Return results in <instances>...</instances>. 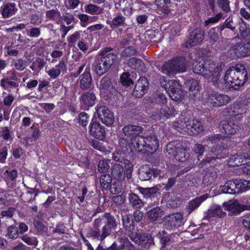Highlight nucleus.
<instances>
[{"label":"nucleus","mask_w":250,"mask_h":250,"mask_svg":"<svg viewBox=\"0 0 250 250\" xmlns=\"http://www.w3.org/2000/svg\"><path fill=\"white\" fill-rule=\"evenodd\" d=\"M193 71L195 73L210 80L214 84L218 83L222 70L219 64L208 59L199 58L193 62Z\"/></svg>","instance_id":"f257e3e1"},{"label":"nucleus","mask_w":250,"mask_h":250,"mask_svg":"<svg viewBox=\"0 0 250 250\" xmlns=\"http://www.w3.org/2000/svg\"><path fill=\"white\" fill-rule=\"evenodd\" d=\"M248 73L244 66L236 65L230 67L226 72L224 81L229 86L242 85L247 80Z\"/></svg>","instance_id":"f03ea898"},{"label":"nucleus","mask_w":250,"mask_h":250,"mask_svg":"<svg viewBox=\"0 0 250 250\" xmlns=\"http://www.w3.org/2000/svg\"><path fill=\"white\" fill-rule=\"evenodd\" d=\"M160 83L172 100L178 101L183 99L185 94L178 81L173 80L167 82L163 78L161 80Z\"/></svg>","instance_id":"7ed1b4c3"},{"label":"nucleus","mask_w":250,"mask_h":250,"mask_svg":"<svg viewBox=\"0 0 250 250\" xmlns=\"http://www.w3.org/2000/svg\"><path fill=\"white\" fill-rule=\"evenodd\" d=\"M208 146L211 148V152L215 153L216 157L213 156L211 159L207 158L208 161L210 162L212 159L219 158V156L227 152L225 148L227 141L225 138L219 137L218 135H215L209 138L207 140Z\"/></svg>","instance_id":"20e7f679"},{"label":"nucleus","mask_w":250,"mask_h":250,"mask_svg":"<svg viewBox=\"0 0 250 250\" xmlns=\"http://www.w3.org/2000/svg\"><path fill=\"white\" fill-rule=\"evenodd\" d=\"M185 62L182 60H171L165 63L160 68L161 71L168 76H173L177 73H182L186 69Z\"/></svg>","instance_id":"39448f33"},{"label":"nucleus","mask_w":250,"mask_h":250,"mask_svg":"<svg viewBox=\"0 0 250 250\" xmlns=\"http://www.w3.org/2000/svg\"><path fill=\"white\" fill-rule=\"evenodd\" d=\"M146 137L138 135L132 138L129 145L130 151L144 153L146 152L147 148L155 149L156 147L155 142L152 145L146 146Z\"/></svg>","instance_id":"423d86ee"},{"label":"nucleus","mask_w":250,"mask_h":250,"mask_svg":"<svg viewBox=\"0 0 250 250\" xmlns=\"http://www.w3.org/2000/svg\"><path fill=\"white\" fill-rule=\"evenodd\" d=\"M95 115L103 123L107 125H111L114 122L112 113L105 106H97Z\"/></svg>","instance_id":"0eeeda50"},{"label":"nucleus","mask_w":250,"mask_h":250,"mask_svg":"<svg viewBox=\"0 0 250 250\" xmlns=\"http://www.w3.org/2000/svg\"><path fill=\"white\" fill-rule=\"evenodd\" d=\"M229 52L234 57H245L250 54V40L237 43L229 49Z\"/></svg>","instance_id":"6e6552de"},{"label":"nucleus","mask_w":250,"mask_h":250,"mask_svg":"<svg viewBox=\"0 0 250 250\" xmlns=\"http://www.w3.org/2000/svg\"><path fill=\"white\" fill-rule=\"evenodd\" d=\"M230 100V98L226 95L214 93L208 95L207 103L210 106L216 107L227 104Z\"/></svg>","instance_id":"1a4fd4ad"},{"label":"nucleus","mask_w":250,"mask_h":250,"mask_svg":"<svg viewBox=\"0 0 250 250\" xmlns=\"http://www.w3.org/2000/svg\"><path fill=\"white\" fill-rule=\"evenodd\" d=\"M183 220V215L180 213L170 214L165 218V228L171 230L179 227L182 225Z\"/></svg>","instance_id":"9d476101"},{"label":"nucleus","mask_w":250,"mask_h":250,"mask_svg":"<svg viewBox=\"0 0 250 250\" xmlns=\"http://www.w3.org/2000/svg\"><path fill=\"white\" fill-rule=\"evenodd\" d=\"M105 219V225L102 229V234L100 236V240H103L109 235L112 230L115 229L117 226V223L114 217L108 214L104 216Z\"/></svg>","instance_id":"9b49d317"},{"label":"nucleus","mask_w":250,"mask_h":250,"mask_svg":"<svg viewBox=\"0 0 250 250\" xmlns=\"http://www.w3.org/2000/svg\"><path fill=\"white\" fill-rule=\"evenodd\" d=\"M247 159H250V151L247 153L241 152L235 155H231L228 161L230 166L235 167L244 165Z\"/></svg>","instance_id":"f8f14e48"},{"label":"nucleus","mask_w":250,"mask_h":250,"mask_svg":"<svg viewBox=\"0 0 250 250\" xmlns=\"http://www.w3.org/2000/svg\"><path fill=\"white\" fill-rule=\"evenodd\" d=\"M148 82L145 77L140 78L136 83L132 94L136 98L143 96L148 89Z\"/></svg>","instance_id":"ddd939ff"},{"label":"nucleus","mask_w":250,"mask_h":250,"mask_svg":"<svg viewBox=\"0 0 250 250\" xmlns=\"http://www.w3.org/2000/svg\"><path fill=\"white\" fill-rule=\"evenodd\" d=\"M130 239L136 243H141L144 245L145 248L149 247L153 243L152 237L147 234H144L142 235L140 233L132 232L130 235Z\"/></svg>","instance_id":"4468645a"},{"label":"nucleus","mask_w":250,"mask_h":250,"mask_svg":"<svg viewBox=\"0 0 250 250\" xmlns=\"http://www.w3.org/2000/svg\"><path fill=\"white\" fill-rule=\"evenodd\" d=\"M219 127L222 132L228 135L234 134L239 130L238 125L234 123L233 120L229 122L226 121L221 122Z\"/></svg>","instance_id":"2eb2a0df"},{"label":"nucleus","mask_w":250,"mask_h":250,"mask_svg":"<svg viewBox=\"0 0 250 250\" xmlns=\"http://www.w3.org/2000/svg\"><path fill=\"white\" fill-rule=\"evenodd\" d=\"M204 37V32L201 28L195 29L190 35L188 43L190 46L200 44Z\"/></svg>","instance_id":"dca6fc26"},{"label":"nucleus","mask_w":250,"mask_h":250,"mask_svg":"<svg viewBox=\"0 0 250 250\" xmlns=\"http://www.w3.org/2000/svg\"><path fill=\"white\" fill-rule=\"evenodd\" d=\"M189 122V118L186 117L184 115H181L176 121L172 123L171 125L179 131L186 132L188 126L190 125Z\"/></svg>","instance_id":"f3484780"},{"label":"nucleus","mask_w":250,"mask_h":250,"mask_svg":"<svg viewBox=\"0 0 250 250\" xmlns=\"http://www.w3.org/2000/svg\"><path fill=\"white\" fill-rule=\"evenodd\" d=\"M90 133L96 138L103 139L105 135V130L100 123L94 122L90 124Z\"/></svg>","instance_id":"a211bd4d"},{"label":"nucleus","mask_w":250,"mask_h":250,"mask_svg":"<svg viewBox=\"0 0 250 250\" xmlns=\"http://www.w3.org/2000/svg\"><path fill=\"white\" fill-rule=\"evenodd\" d=\"M101 60L109 68L114 63L116 56L109 48H106L102 51Z\"/></svg>","instance_id":"6ab92c4d"},{"label":"nucleus","mask_w":250,"mask_h":250,"mask_svg":"<svg viewBox=\"0 0 250 250\" xmlns=\"http://www.w3.org/2000/svg\"><path fill=\"white\" fill-rule=\"evenodd\" d=\"M111 174L113 178L122 181L125 179V170L123 165L116 163L111 167Z\"/></svg>","instance_id":"aec40b11"},{"label":"nucleus","mask_w":250,"mask_h":250,"mask_svg":"<svg viewBox=\"0 0 250 250\" xmlns=\"http://www.w3.org/2000/svg\"><path fill=\"white\" fill-rule=\"evenodd\" d=\"M225 207L233 214H237L245 210V206L241 205L237 200L229 201L226 204Z\"/></svg>","instance_id":"412c9836"},{"label":"nucleus","mask_w":250,"mask_h":250,"mask_svg":"<svg viewBox=\"0 0 250 250\" xmlns=\"http://www.w3.org/2000/svg\"><path fill=\"white\" fill-rule=\"evenodd\" d=\"M190 125L188 126L186 132L189 135H196L203 130L201 123L197 120H193L192 123L189 119Z\"/></svg>","instance_id":"4be33fe9"},{"label":"nucleus","mask_w":250,"mask_h":250,"mask_svg":"<svg viewBox=\"0 0 250 250\" xmlns=\"http://www.w3.org/2000/svg\"><path fill=\"white\" fill-rule=\"evenodd\" d=\"M66 66L64 62L60 61L59 64L55 66V68L53 67L46 71L47 74L53 79L58 77L62 71L65 70Z\"/></svg>","instance_id":"5701e85b"},{"label":"nucleus","mask_w":250,"mask_h":250,"mask_svg":"<svg viewBox=\"0 0 250 250\" xmlns=\"http://www.w3.org/2000/svg\"><path fill=\"white\" fill-rule=\"evenodd\" d=\"M226 214L220 206L212 205L208 209V216L209 217H223Z\"/></svg>","instance_id":"b1692460"},{"label":"nucleus","mask_w":250,"mask_h":250,"mask_svg":"<svg viewBox=\"0 0 250 250\" xmlns=\"http://www.w3.org/2000/svg\"><path fill=\"white\" fill-rule=\"evenodd\" d=\"M208 198L207 195H203L195 199L191 200L188 203V210L189 213H190L196 208H198L201 203L204 201Z\"/></svg>","instance_id":"393cba45"},{"label":"nucleus","mask_w":250,"mask_h":250,"mask_svg":"<svg viewBox=\"0 0 250 250\" xmlns=\"http://www.w3.org/2000/svg\"><path fill=\"white\" fill-rule=\"evenodd\" d=\"M152 175V171L147 165L142 166L139 170V178L142 181L150 179Z\"/></svg>","instance_id":"a878e982"},{"label":"nucleus","mask_w":250,"mask_h":250,"mask_svg":"<svg viewBox=\"0 0 250 250\" xmlns=\"http://www.w3.org/2000/svg\"><path fill=\"white\" fill-rule=\"evenodd\" d=\"M187 85L188 87L189 95L191 98L197 96L199 92V83L197 81L192 79L187 82Z\"/></svg>","instance_id":"bb28decb"},{"label":"nucleus","mask_w":250,"mask_h":250,"mask_svg":"<svg viewBox=\"0 0 250 250\" xmlns=\"http://www.w3.org/2000/svg\"><path fill=\"white\" fill-rule=\"evenodd\" d=\"M125 18L122 14L119 13L116 15L113 19L107 21V23L109 24L112 28L123 26L125 24Z\"/></svg>","instance_id":"cd10ccee"},{"label":"nucleus","mask_w":250,"mask_h":250,"mask_svg":"<svg viewBox=\"0 0 250 250\" xmlns=\"http://www.w3.org/2000/svg\"><path fill=\"white\" fill-rule=\"evenodd\" d=\"M123 132L126 136L139 134L143 131V128L139 125H126L123 128Z\"/></svg>","instance_id":"c85d7f7f"},{"label":"nucleus","mask_w":250,"mask_h":250,"mask_svg":"<svg viewBox=\"0 0 250 250\" xmlns=\"http://www.w3.org/2000/svg\"><path fill=\"white\" fill-rule=\"evenodd\" d=\"M236 186L235 181H229L224 186H221L220 189L225 193L235 194L237 193Z\"/></svg>","instance_id":"c756f323"},{"label":"nucleus","mask_w":250,"mask_h":250,"mask_svg":"<svg viewBox=\"0 0 250 250\" xmlns=\"http://www.w3.org/2000/svg\"><path fill=\"white\" fill-rule=\"evenodd\" d=\"M128 65L132 69L137 70L138 71H144L145 69L144 64L141 59L132 58L128 62Z\"/></svg>","instance_id":"7c9ffc66"},{"label":"nucleus","mask_w":250,"mask_h":250,"mask_svg":"<svg viewBox=\"0 0 250 250\" xmlns=\"http://www.w3.org/2000/svg\"><path fill=\"white\" fill-rule=\"evenodd\" d=\"M16 11L14 3H7L1 8V14L4 18H8L14 15Z\"/></svg>","instance_id":"2f4dec72"},{"label":"nucleus","mask_w":250,"mask_h":250,"mask_svg":"<svg viewBox=\"0 0 250 250\" xmlns=\"http://www.w3.org/2000/svg\"><path fill=\"white\" fill-rule=\"evenodd\" d=\"M95 95L91 92L85 93L82 97V102L87 106H92L95 104Z\"/></svg>","instance_id":"473e14b6"},{"label":"nucleus","mask_w":250,"mask_h":250,"mask_svg":"<svg viewBox=\"0 0 250 250\" xmlns=\"http://www.w3.org/2000/svg\"><path fill=\"white\" fill-rule=\"evenodd\" d=\"M181 146V143L178 141H173L168 143L166 146V151L169 155L175 157L178 149Z\"/></svg>","instance_id":"72a5a7b5"},{"label":"nucleus","mask_w":250,"mask_h":250,"mask_svg":"<svg viewBox=\"0 0 250 250\" xmlns=\"http://www.w3.org/2000/svg\"><path fill=\"white\" fill-rule=\"evenodd\" d=\"M237 193L250 189V180H236L235 181Z\"/></svg>","instance_id":"f704fd0d"},{"label":"nucleus","mask_w":250,"mask_h":250,"mask_svg":"<svg viewBox=\"0 0 250 250\" xmlns=\"http://www.w3.org/2000/svg\"><path fill=\"white\" fill-rule=\"evenodd\" d=\"M85 12L93 15H98L102 13L103 9L94 4H88L84 6Z\"/></svg>","instance_id":"c9c22d12"},{"label":"nucleus","mask_w":250,"mask_h":250,"mask_svg":"<svg viewBox=\"0 0 250 250\" xmlns=\"http://www.w3.org/2000/svg\"><path fill=\"white\" fill-rule=\"evenodd\" d=\"M189 157L188 150L186 147L181 144V146L178 149L177 153H176L175 158L181 162L186 161Z\"/></svg>","instance_id":"e433bc0d"},{"label":"nucleus","mask_w":250,"mask_h":250,"mask_svg":"<svg viewBox=\"0 0 250 250\" xmlns=\"http://www.w3.org/2000/svg\"><path fill=\"white\" fill-rule=\"evenodd\" d=\"M111 87V82L110 79L106 77L102 79L100 81V89L101 93H107L110 91Z\"/></svg>","instance_id":"4c0bfd02"},{"label":"nucleus","mask_w":250,"mask_h":250,"mask_svg":"<svg viewBox=\"0 0 250 250\" xmlns=\"http://www.w3.org/2000/svg\"><path fill=\"white\" fill-rule=\"evenodd\" d=\"M92 78L89 72H85L82 75L80 81L81 87L83 89H87L90 87Z\"/></svg>","instance_id":"58836bf2"},{"label":"nucleus","mask_w":250,"mask_h":250,"mask_svg":"<svg viewBox=\"0 0 250 250\" xmlns=\"http://www.w3.org/2000/svg\"><path fill=\"white\" fill-rule=\"evenodd\" d=\"M155 4L162 13L166 14L168 13L167 8L170 4V0H156Z\"/></svg>","instance_id":"ea45409f"},{"label":"nucleus","mask_w":250,"mask_h":250,"mask_svg":"<svg viewBox=\"0 0 250 250\" xmlns=\"http://www.w3.org/2000/svg\"><path fill=\"white\" fill-rule=\"evenodd\" d=\"M163 215V211L160 208H154L148 212V217L152 221L158 220Z\"/></svg>","instance_id":"a19ab883"},{"label":"nucleus","mask_w":250,"mask_h":250,"mask_svg":"<svg viewBox=\"0 0 250 250\" xmlns=\"http://www.w3.org/2000/svg\"><path fill=\"white\" fill-rule=\"evenodd\" d=\"M146 146H148V145H152L155 142L156 144V147L155 148V149H152L150 148H147V149H146V152H151V153L152 152H155L158 148V147H159V141H158L157 137L155 135H152V136H148L147 137H146Z\"/></svg>","instance_id":"79ce46f5"},{"label":"nucleus","mask_w":250,"mask_h":250,"mask_svg":"<svg viewBox=\"0 0 250 250\" xmlns=\"http://www.w3.org/2000/svg\"><path fill=\"white\" fill-rule=\"evenodd\" d=\"M174 112V109L172 107L167 106V104L162 105L160 111V116H163L167 118H169L170 116L173 115Z\"/></svg>","instance_id":"37998d69"},{"label":"nucleus","mask_w":250,"mask_h":250,"mask_svg":"<svg viewBox=\"0 0 250 250\" xmlns=\"http://www.w3.org/2000/svg\"><path fill=\"white\" fill-rule=\"evenodd\" d=\"M174 112V109L172 107L167 106V104L162 105L160 111V116H163L167 118H169L170 116L173 115Z\"/></svg>","instance_id":"c03bdc74"},{"label":"nucleus","mask_w":250,"mask_h":250,"mask_svg":"<svg viewBox=\"0 0 250 250\" xmlns=\"http://www.w3.org/2000/svg\"><path fill=\"white\" fill-rule=\"evenodd\" d=\"M0 84L3 88H7L8 87H16L18 86L17 83L14 81L11 80L8 77H4L0 82Z\"/></svg>","instance_id":"a18cd8bd"},{"label":"nucleus","mask_w":250,"mask_h":250,"mask_svg":"<svg viewBox=\"0 0 250 250\" xmlns=\"http://www.w3.org/2000/svg\"><path fill=\"white\" fill-rule=\"evenodd\" d=\"M109 68L104 62L101 60L98 61L96 65V72L100 75L104 74Z\"/></svg>","instance_id":"49530a36"},{"label":"nucleus","mask_w":250,"mask_h":250,"mask_svg":"<svg viewBox=\"0 0 250 250\" xmlns=\"http://www.w3.org/2000/svg\"><path fill=\"white\" fill-rule=\"evenodd\" d=\"M34 223L36 229V233L37 234L43 235L46 233L47 232V229L41 222L35 220Z\"/></svg>","instance_id":"de8ad7c7"},{"label":"nucleus","mask_w":250,"mask_h":250,"mask_svg":"<svg viewBox=\"0 0 250 250\" xmlns=\"http://www.w3.org/2000/svg\"><path fill=\"white\" fill-rule=\"evenodd\" d=\"M129 200L133 206L140 207L143 205V202L135 193H131L129 195Z\"/></svg>","instance_id":"09e8293b"},{"label":"nucleus","mask_w":250,"mask_h":250,"mask_svg":"<svg viewBox=\"0 0 250 250\" xmlns=\"http://www.w3.org/2000/svg\"><path fill=\"white\" fill-rule=\"evenodd\" d=\"M139 191L146 197H150L157 191V188H139Z\"/></svg>","instance_id":"8fccbe9b"},{"label":"nucleus","mask_w":250,"mask_h":250,"mask_svg":"<svg viewBox=\"0 0 250 250\" xmlns=\"http://www.w3.org/2000/svg\"><path fill=\"white\" fill-rule=\"evenodd\" d=\"M112 182V178L109 174H103L100 178V183L102 187L104 188L108 187Z\"/></svg>","instance_id":"3c124183"},{"label":"nucleus","mask_w":250,"mask_h":250,"mask_svg":"<svg viewBox=\"0 0 250 250\" xmlns=\"http://www.w3.org/2000/svg\"><path fill=\"white\" fill-rule=\"evenodd\" d=\"M217 177L216 171H213L206 173L204 177V181L208 184L213 183Z\"/></svg>","instance_id":"603ef678"},{"label":"nucleus","mask_w":250,"mask_h":250,"mask_svg":"<svg viewBox=\"0 0 250 250\" xmlns=\"http://www.w3.org/2000/svg\"><path fill=\"white\" fill-rule=\"evenodd\" d=\"M7 234L9 238L16 239L19 236V231L16 227L11 225L7 228Z\"/></svg>","instance_id":"864d4df0"},{"label":"nucleus","mask_w":250,"mask_h":250,"mask_svg":"<svg viewBox=\"0 0 250 250\" xmlns=\"http://www.w3.org/2000/svg\"><path fill=\"white\" fill-rule=\"evenodd\" d=\"M121 82L124 85L129 86L133 83V81L130 77V74L128 72L123 73L120 77Z\"/></svg>","instance_id":"5fc2aeb1"},{"label":"nucleus","mask_w":250,"mask_h":250,"mask_svg":"<svg viewBox=\"0 0 250 250\" xmlns=\"http://www.w3.org/2000/svg\"><path fill=\"white\" fill-rule=\"evenodd\" d=\"M119 148L118 149L123 154L126 153L128 151L129 145L127 146V142L124 138H121L119 140Z\"/></svg>","instance_id":"6e6d98bb"},{"label":"nucleus","mask_w":250,"mask_h":250,"mask_svg":"<svg viewBox=\"0 0 250 250\" xmlns=\"http://www.w3.org/2000/svg\"><path fill=\"white\" fill-rule=\"evenodd\" d=\"M21 240L29 245L36 246L38 241L37 238L34 236H28L27 235H23L21 237Z\"/></svg>","instance_id":"4d7b16f0"},{"label":"nucleus","mask_w":250,"mask_h":250,"mask_svg":"<svg viewBox=\"0 0 250 250\" xmlns=\"http://www.w3.org/2000/svg\"><path fill=\"white\" fill-rule=\"evenodd\" d=\"M4 178L6 181H14L17 177V171L15 170H6L4 173Z\"/></svg>","instance_id":"13d9d810"},{"label":"nucleus","mask_w":250,"mask_h":250,"mask_svg":"<svg viewBox=\"0 0 250 250\" xmlns=\"http://www.w3.org/2000/svg\"><path fill=\"white\" fill-rule=\"evenodd\" d=\"M80 38L81 32L77 31L74 32L67 38V41L71 46H73L75 44L76 42L80 39Z\"/></svg>","instance_id":"bf43d9fd"},{"label":"nucleus","mask_w":250,"mask_h":250,"mask_svg":"<svg viewBox=\"0 0 250 250\" xmlns=\"http://www.w3.org/2000/svg\"><path fill=\"white\" fill-rule=\"evenodd\" d=\"M91 146L95 148L101 152H105L106 149L104 145V143L94 140L91 142Z\"/></svg>","instance_id":"052dcab7"},{"label":"nucleus","mask_w":250,"mask_h":250,"mask_svg":"<svg viewBox=\"0 0 250 250\" xmlns=\"http://www.w3.org/2000/svg\"><path fill=\"white\" fill-rule=\"evenodd\" d=\"M109 167V165L105 160H101L99 162L98 168V170L101 172L107 171Z\"/></svg>","instance_id":"680f3d73"},{"label":"nucleus","mask_w":250,"mask_h":250,"mask_svg":"<svg viewBox=\"0 0 250 250\" xmlns=\"http://www.w3.org/2000/svg\"><path fill=\"white\" fill-rule=\"evenodd\" d=\"M12 64L15 68L19 71H22L25 68V64L21 59L13 61Z\"/></svg>","instance_id":"e2e57ef3"},{"label":"nucleus","mask_w":250,"mask_h":250,"mask_svg":"<svg viewBox=\"0 0 250 250\" xmlns=\"http://www.w3.org/2000/svg\"><path fill=\"white\" fill-rule=\"evenodd\" d=\"M28 36L32 38H38L41 35V30L39 28H32L27 31Z\"/></svg>","instance_id":"0e129e2a"},{"label":"nucleus","mask_w":250,"mask_h":250,"mask_svg":"<svg viewBox=\"0 0 250 250\" xmlns=\"http://www.w3.org/2000/svg\"><path fill=\"white\" fill-rule=\"evenodd\" d=\"M239 32L240 35L243 37H247L249 33V29L248 26L246 24L245 22H242L239 27Z\"/></svg>","instance_id":"69168bd1"},{"label":"nucleus","mask_w":250,"mask_h":250,"mask_svg":"<svg viewBox=\"0 0 250 250\" xmlns=\"http://www.w3.org/2000/svg\"><path fill=\"white\" fill-rule=\"evenodd\" d=\"M77 46L80 50H81L83 52H86L89 49V47L88 43L83 39H82L78 42Z\"/></svg>","instance_id":"338daca9"},{"label":"nucleus","mask_w":250,"mask_h":250,"mask_svg":"<svg viewBox=\"0 0 250 250\" xmlns=\"http://www.w3.org/2000/svg\"><path fill=\"white\" fill-rule=\"evenodd\" d=\"M157 237L160 239V242L162 244V247H165L169 241V238L167 235H166L164 231L162 233L159 232L157 234Z\"/></svg>","instance_id":"774afa93"}]
</instances>
